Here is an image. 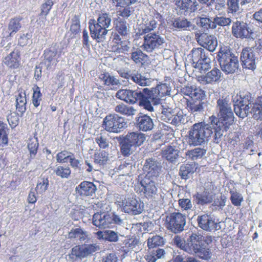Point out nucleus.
<instances>
[{"label": "nucleus", "instance_id": "1", "mask_svg": "<svg viewBox=\"0 0 262 262\" xmlns=\"http://www.w3.org/2000/svg\"><path fill=\"white\" fill-rule=\"evenodd\" d=\"M209 120L212 127L203 122L195 123L193 125L192 128L189 132V141L190 144L200 145L205 142L212 135V129L216 133L221 130L226 131L232 124L233 116H220L219 118L211 116Z\"/></svg>", "mask_w": 262, "mask_h": 262}, {"label": "nucleus", "instance_id": "2", "mask_svg": "<svg viewBox=\"0 0 262 262\" xmlns=\"http://www.w3.org/2000/svg\"><path fill=\"white\" fill-rule=\"evenodd\" d=\"M237 99L234 105L236 115H262V96L258 97L255 103L252 102L251 94L246 90H241L237 95Z\"/></svg>", "mask_w": 262, "mask_h": 262}, {"label": "nucleus", "instance_id": "3", "mask_svg": "<svg viewBox=\"0 0 262 262\" xmlns=\"http://www.w3.org/2000/svg\"><path fill=\"white\" fill-rule=\"evenodd\" d=\"M211 236L205 237L196 233H192L187 239L186 251L193 253L200 258L208 260L212 256V252L207 246L212 243Z\"/></svg>", "mask_w": 262, "mask_h": 262}, {"label": "nucleus", "instance_id": "4", "mask_svg": "<svg viewBox=\"0 0 262 262\" xmlns=\"http://www.w3.org/2000/svg\"><path fill=\"white\" fill-rule=\"evenodd\" d=\"M217 58L222 71L226 73H234L238 68L237 57L229 50L221 48L217 53Z\"/></svg>", "mask_w": 262, "mask_h": 262}, {"label": "nucleus", "instance_id": "5", "mask_svg": "<svg viewBox=\"0 0 262 262\" xmlns=\"http://www.w3.org/2000/svg\"><path fill=\"white\" fill-rule=\"evenodd\" d=\"M186 219V216L180 212H170L165 216L164 226L169 231L179 233L184 230Z\"/></svg>", "mask_w": 262, "mask_h": 262}, {"label": "nucleus", "instance_id": "6", "mask_svg": "<svg viewBox=\"0 0 262 262\" xmlns=\"http://www.w3.org/2000/svg\"><path fill=\"white\" fill-rule=\"evenodd\" d=\"M191 60L193 67L200 71H206L210 67V59L205 50L202 48H194L191 51Z\"/></svg>", "mask_w": 262, "mask_h": 262}, {"label": "nucleus", "instance_id": "7", "mask_svg": "<svg viewBox=\"0 0 262 262\" xmlns=\"http://www.w3.org/2000/svg\"><path fill=\"white\" fill-rule=\"evenodd\" d=\"M170 88L166 83L158 84L156 88L151 90L147 88L143 89V92L149 96L154 105H157L160 103L161 98L170 94Z\"/></svg>", "mask_w": 262, "mask_h": 262}, {"label": "nucleus", "instance_id": "8", "mask_svg": "<svg viewBox=\"0 0 262 262\" xmlns=\"http://www.w3.org/2000/svg\"><path fill=\"white\" fill-rule=\"evenodd\" d=\"M139 190L137 191L142 192L144 196L147 199L155 198L157 195L158 185L151 179L144 177L140 181Z\"/></svg>", "mask_w": 262, "mask_h": 262}, {"label": "nucleus", "instance_id": "9", "mask_svg": "<svg viewBox=\"0 0 262 262\" xmlns=\"http://www.w3.org/2000/svg\"><path fill=\"white\" fill-rule=\"evenodd\" d=\"M103 123L107 131L115 133L120 132L126 126L124 119L119 116H106Z\"/></svg>", "mask_w": 262, "mask_h": 262}, {"label": "nucleus", "instance_id": "10", "mask_svg": "<svg viewBox=\"0 0 262 262\" xmlns=\"http://www.w3.org/2000/svg\"><path fill=\"white\" fill-rule=\"evenodd\" d=\"M61 52V49L57 44L53 45L44 51L43 63L47 69L51 68L58 62V58L60 56Z\"/></svg>", "mask_w": 262, "mask_h": 262}, {"label": "nucleus", "instance_id": "11", "mask_svg": "<svg viewBox=\"0 0 262 262\" xmlns=\"http://www.w3.org/2000/svg\"><path fill=\"white\" fill-rule=\"evenodd\" d=\"M232 33L237 38L248 39L252 37L253 32L246 23L237 20L233 24Z\"/></svg>", "mask_w": 262, "mask_h": 262}, {"label": "nucleus", "instance_id": "12", "mask_svg": "<svg viewBox=\"0 0 262 262\" xmlns=\"http://www.w3.org/2000/svg\"><path fill=\"white\" fill-rule=\"evenodd\" d=\"M254 47H245L243 49L241 54V60L244 68L254 70L256 68V54Z\"/></svg>", "mask_w": 262, "mask_h": 262}, {"label": "nucleus", "instance_id": "13", "mask_svg": "<svg viewBox=\"0 0 262 262\" xmlns=\"http://www.w3.org/2000/svg\"><path fill=\"white\" fill-rule=\"evenodd\" d=\"M89 24L90 34L92 38L96 39L98 42L103 41L105 39L106 35L108 31V29L100 26L94 19H91Z\"/></svg>", "mask_w": 262, "mask_h": 262}, {"label": "nucleus", "instance_id": "14", "mask_svg": "<svg viewBox=\"0 0 262 262\" xmlns=\"http://www.w3.org/2000/svg\"><path fill=\"white\" fill-rule=\"evenodd\" d=\"M163 43V40L156 33H150L144 37L143 49L147 52H152Z\"/></svg>", "mask_w": 262, "mask_h": 262}, {"label": "nucleus", "instance_id": "15", "mask_svg": "<svg viewBox=\"0 0 262 262\" xmlns=\"http://www.w3.org/2000/svg\"><path fill=\"white\" fill-rule=\"evenodd\" d=\"M113 221L111 214L97 212L93 216V224L100 228H111Z\"/></svg>", "mask_w": 262, "mask_h": 262}, {"label": "nucleus", "instance_id": "16", "mask_svg": "<svg viewBox=\"0 0 262 262\" xmlns=\"http://www.w3.org/2000/svg\"><path fill=\"white\" fill-rule=\"evenodd\" d=\"M198 43L210 52L215 50L217 45L216 38L213 35H209L206 33H202L197 37Z\"/></svg>", "mask_w": 262, "mask_h": 262}, {"label": "nucleus", "instance_id": "17", "mask_svg": "<svg viewBox=\"0 0 262 262\" xmlns=\"http://www.w3.org/2000/svg\"><path fill=\"white\" fill-rule=\"evenodd\" d=\"M132 98H134L132 99V103L139 101V104L144 106V108L150 112L153 111V107L149 101L151 98H149V96L145 94L143 91L138 92L136 90H132Z\"/></svg>", "mask_w": 262, "mask_h": 262}, {"label": "nucleus", "instance_id": "18", "mask_svg": "<svg viewBox=\"0 0 262 262\" xmlns=\"http://www.w3.org/2000/svg\"><path fill=\"white\" fill-rule=\"evenodd\" d=\"M97 190L96 186L92 182L84 181L77 186L75 191L80 196H92Z\"/></svg>", "mask_w": 262, "mask_h": 262}, {"label": "nucleus", "instance_id": "19", "mask_svg": "<svg viewBox=\"0 0 262 262\" xmlns=\"http://www.w3.org/2000/svg\"><path fill=\"white\" fill-rule=\"evenodd\" d=\"M221 74L222 73L219 69L214 68L205 75L199 76L198 81L203 84L215 83L220 81Z\"/></svg>", "mask_w": 262, "mask_h": 262}, {"label": "nucleus", "instance_id": "20", "mask_svg": "<svg viewBox=\"0 0 262 262\" xmlns=\"http://www.w3.org/2000/svg\"><path fill=\"white\" fill-rule=\"evenodd\" d=\"M199 226L206 231H212L217 229V224L212 218L208 214L199 216L197 219Z\"/></svg>", "mask_w": 262, "mask_h": 262}, {"label": "nucleus", "instance_id": "21", "mask_svg": "<svg viewBox=\"0 0 262 262\" xmlns=\"http://www.w3.org/2000/svg\"><path fill=\"white\" fill-rule=\"evenodd\" d=\"M181 92L193 100H202L205 95L202 90L193 86H186L181 89Z\"/></svg>", "mask_w": 262, "mask_h": 262}, {"label": "nucleus", "instance_id": "22", "mask_svg": "<svg viewBox=\"0 0 262 262\" xmlns=\"http://www.w3.org/2000/svg\"><path fill=\"white\" fill-rule=\"evenodd\" d=\"M143 170L147 173L145 177L151 179L159 175L160 168L155 160L149 158L146 160Z\"/></svg>", "mask_w": 262, "mask_h": 262}, {"label": "nucleus", "instance_id": "23", "mask_svg": "<svg viewBox=\"0 0 262 262\" xmlns=\"http://www.w3.org/2000/svg\"><path fill=\"white\" fill-rule=\"evenodd\" d=\"M175 4L180 9L190 12L195 11L199 6L196 0H176Z\"/></svg>", "mask_w": 262, "mask_h": 262}, {"label": "nucleus", "instance_id": "24", "mask_svg": "<svg viewBox=\"0 0 262 262\" xmlns=\"http://www.w3.org/2000/svg\"><path fill=\"white\" fill-rule=\"evenodd\" d=\"M154 137L156 139H159L164 142H168L174 137V134L170 127L164 125L154 134Z\"/></svg>", "mask_w": 262, "mask_h": 262}, {"label": "nucleus", "instance_id": "25", "mask_svg": "<svg viewBox=\"0 0 262 262\" xmlns=\"http://www.w3.org/2000/svg\"><path fill=\"white\" fill-rule=\"evenodd\" d=\"M20 55L18 50L13 51L5 57L3 63L10 68H17L19 64Z\"/></svg>", "mask_w": 262, "mask_h": 262}, {"label": "nucleus", "instance_id": "26", "mask_svg": "<svg viewBox=\"0 0 262 262\" xmlns=\"http://www.w3.org/2000/svg\"><path fill=\"white\" fill-rule=\"evenodd\" d=\"M165 253V251L163 249L148 248L145 259L148 262H156L157 259L161 258Z\"/></svg>", "mask_w": 262, "mask_h": 262}, {"label": "nucleus", "instance_id": "27", "mask_svg": "<svg viewBox=\"0 0 262 262\" xmlns=\"http://www.w3.org/2000/svg\"><path fill=\"white\" fill-rule=\"evenodd\" d=\"M195 163H184L180 167L179 176L182 179L187 180L189 178V174L193 173L195 170Z\"/></svg>", "mask_w": 262, "mask_h": 262}, {"label": "nucleus", "instance_id": "28", "mask_svg": "<svg viewBox=\"0 0 262 262\" xmlns=\"http://www.w3.org/2000/svg\"><path fill=\"white\" fill-rule=\"evenodd\" d=\"M69 237L71 238H76L81 243H88L89 241L88 233L81 228L72 229L69 233Z\"/></svg>", "mask_w": 262, "mask_h": 262}, {"label": "nucleus", "instance_id": "29", "mask_svg": "<svg viewBox=\"0 0 262 262\" xmlns=\"http://www.w3.org/2000/svg\"><path fill=\"white\" fill-rule=\"evenodd\" d=\"M138 121L140 129L143 131L150 130L153 128L154 123L149 116H140Z\"/></svg>", "mask_w": 262, "mask_h": 262}, {"label": "nucleus", "instance_id": "30", "mask_svg": "<svg viewBox=\"0 0 262 262\" xmlns=\"http://www.w3.org/2000/svg\"><path fill=\"white\" fill-rule=\"evenodd\" d=\"M194 198L196 204L202 205L210 204L213 200L212 195L207 191H204L202 193H197L194 195Z\"/></svg>", "mask_w": 262, "mask_h": 262}, {"label": "nucleus", "instance_id": "31", "mask_svg": "<svg viewBox=\"0 0 262 262\" xmlns=\"http://www.w3.org/2000/svg\"><path fill=\"white\" fill-rule=\"evenodd\" d=\"M217 107L220 115H233L230 104L225 99H219L217 101Z\"/></svg>", "mask_w": 262, "mask_h": 262}, {"label": "nucleus", "instance_id": "32", "mask_svg": "<svg viewBox=\"0 0 262 262\" xmlns=\"http://www.w3.org/2000/svg\"><path fill=\"white\" fill-rule=\"evenodd\" d=\"M178 154L179 151L171 146H167L162 151V156L170 162L175 161L178 157Z\"/></svg>", "mask_w": 262, "mask_h": 262}, {"label": "nucleus", "instance_id": "33", "mask_svg": "<svg viewBox=\"0 0 262 262\" xmlns=\"http://www.w3.org/2000/svg\"><path fill=\"white\" fill-rule=\"evenodd\" d=\"M164 239L163 237L155 235L151 237H149L147 241V245L148 248H159V247L163 246L164 245Z\"/></svg>", "mask_w": 262, "mask_h": 262}, {"label": "nucleus", "instance_id": "34", "mask_svg": "<svg viewBox=\"0 0 262 262\" xmlns=\"http://www.w3.org/2000/svg\"><path fill=\"white\" fill-rule=\"evenodd\" d=\"M131 133H128L126 136L120 142L121 145V151L124 156L130 155L131 149V140L129 138Z\"/></svg>", "mask_w": 262, "mask_h": 262}, {"label": "nucleus", "instance_id": "35", "mask_svg": "<svg viewBox=\"0 0 262 262\" xmlns=\"http://www.w3.org/2000/svg\"><path fill=\"white\" fill-rule=\"evenodd\" d=\"M9 128L7 125L0 121V146H4L8 144Z\"/></svg>", "mask_w": 262, "mask_h": 262}, {"label": "nucleus", "instance_id": "36", "mask_svg": "<svg viewBox=\"0 0 262 262\" xmlns=\"http://www.w3.org/2000/svg\"><path fill=\"white\" fill-rule=\"evenodd\" d=\"M132 60H133L136 63L144 65L148 63L149 57L146 54L143 53L141 51H137L136 52H132Z\"/></svg>", "mask_w": 262, "mask_h": 262}, {"label": "nucleus", "instance_id": "37", "mask_svg": "<svg viewBox=\"0 0 262 262\" xmlns=\"http://www.w3.org/2000/svg\"><path fill=\"white\" fill-rule=\"evenodd\" d=\"M115 204L121 208V210L125 213L131 212V200H126L123 197L118 198Z\"/></svg>", "mask_w": 262, "mask_h": 262}, {"label": "nucleus", "instance_id": "38", "mask_svg": "<svg viewBox=\"0 0 262 262\" xmlns=\"http://www.w3.org/2000/svg\"><path fill=\"white\" fill-rule=\"evenodd\" d=\"M16 110L20 113H24L26 111V94L25 92H20L16 98Z\"/></svg>", "mask_w": 262, "mask_h": 262}, {"label": "nucleus", "instance_id": "39", "mask_svg": "<svg viewBox=\"0 0 262 262\" xmlns=\"http://www.w3.org/2000/svg\"><path fill=\"white\" fill-rule=\"evenodd\" d=\"M206 152V150L200 147L195 148L193 149L188 150L186 155L189 158L194 160L201 158Z\"/></svg>", "mask_w": 262, "mask_h": 262}, {"label": "nucleus", "instance_id": "40", "mask_svg": "<svg viewBox=\"0 0 262 262\" xmlns=\"http://www.w3.org/2000/svg\"><path fill=\"white\" fill-rule=\"evenodd\" d=\"M111 23V18L107 13H102L99 15L96 23L104 29H107Z\"/></svg>", "mask_w": 262, "mask_h": 262}, {"label": "nucleus", "instance_id": "41", "mask_svg": "<svg viewBox=\"0 0 262 262\" xmlns=\"http://www.w3.org/2000/svg\"><path fill=\"white\" fill-rule=\"evenodd\" d=\"M38 142L37 138H32L29 140L28 144V148L30 152V157L33 159L37 154L38 148Z\"/></svg>", "mask_w": 262, "mask_h": 262}, {"label": "nucleus", "instance_id": "42", "mask_svg": "<svg viewBox=\"0 0 262 262\" xmlns=\"http://www.w3.org/2000/svg\"><path fill=\"white\" fill-rule=\"evenodd\" d=\"M54 172L57 176L63 179H67L70 176L71 171L68 166H58L54 169Z\"/></svg>", "mask_w": 262, "mask_h": 262}, {"label": "nucleus", "instance_id": "43", "mask_svg": "<svg viewBox=\"0 0 262 262\" xmlns=\"http://www.w3.org/2000/svg\"><path fill=\"white\" fill-rule=\"evenodd\" d=\"M157 26V21L155 19H152L150 20L148 23L144 25L141 29H139V32L137 33L139 35L148 33L156 29Z\"/></svg>", "mask_w": 262, "mask_h": 262}, {"label": "nucleus", "instance_id": "44", "mask_svg": "<svg viewBox=\"0 0 262 262\" xmlns=\"http://www.w3.org/2000/svg\"><path fill=\"white\" fill-rule=\"evenodd\" d=\"M198 24L200 25V26L204 31L209 29H214L216 28L214 20L212 21L210 18L207 17L200 18Z\"/></svg>", "mask_w": 262, "mask_h": 262}, {"label": "nucleus", "instance_id": "45", "mask_svg": "<svg viewBox=\"0 0 262 262\" xmlns=\"http://www.w3.org/2000/svg\"><path fill=\"white\" fill-rule=\"evenodd\" d=\"M108 160V154L105 151H103L94 155V162L100 166L105 164Z\"/></svg>", "mask_w": 262, "mask_h": 262}, {"label": "nucleus", "instance_id": "46", "mask_svg": "<svg viewBox=\"0 0 262 262\" xmlns=\"http://www.w3.org/2000/svg\"><path fill=\"white\" fill-rule=\"evenodd\" d=\"M230 193L231 194L230 199L232 204L235 206H240L244 201L242 195L239 192L234 191H230Z\"/></svg>", "mask_w": 262, "mask_h": 262}, {"label": "nucleus", "instance_id": "47", "mask_svg": "<svg viewBox=\"0 0 262 262\" xmlns=\"http://www.w3.org/2000/svg\"><path fill=\"white\" fill-rule=\"evenodd\" d=\"M145 135L142 133L132 132V146H139L145 140Z\"/></svg>", "mask_w": 262, "mask_h": 262}, {"label": "nucleus", "instance_id": "48", "mask_svg": "<svg viewBox=\"0 0 262 262\" xmlns=\"http://www.w3.org/2000/svg\"><path fill=\"white\" fill-rule=\"evenodd\" d=\"M144 209V204L140 200L132 199V214H139Z\"/></svg>", "mask_w": 262, "mask_h": 262}, {"label": "nucleus", "instance_id": "49", "mask_svg": "<svg viewBox=\"0 0 262 262\" xmlns=\"http://www.w3.org/2000/svg\"><path fill=\"white\" fill-rule=\"evenodd\" d=\"M116 97L124 101L131 102V91L128 90H120L116 94Z\"/></svg>", "mask_w": 262, "mask_h": 262}, {"label": "nucleus", "instance_id": "50", "mask_svg": "<svg viewBox=\"0 0 262 262\" xmlns=\"http://www.w3.org/2000/svg\"><path fill=\"white\" fill-rule=\"evenodd\" d=\"M132 80L141 86H146L149 84L150 81L140 74H137L132 76Z\"/></svg>", "mask_w": 262, "mask_h": 262}, {"label": "nucleus", "instance_id": "51", "mask_svg": "<svg viewBox=\"0 0 262 262\" xmlns=\"http://www.w3.org/2000/svg\"><path fill=\"white\" fill-rule=\"evenodd\" d=\"M73 153L64 150L58 152L56 155V161L58 163H66L70 159Z\"/></svg>", "mask_w": 262, "mask_h": 262}, {"label": "nucleus", "instance_id": "52", "mask_svg": "<svg viewBox=\"0 0 262 262\" xmlns=\"http://www.w3.org/2000/svg\"><path fill=\"white\" fill-rule=\"evenodd\" d=\"M48 185V179L47 178H41L38 181L35 189L39 193H42L47 189Z\"/></svg>", "mask_w": 262, "mask_h": 262}, {"label": "nucleus", "instance_id": "53", "mask_svg": "<svg viewBox=\"0 0 262 262\" xmlns=\"http://www.w3.org/2000/svg\"><path fill=\"white\" fill-rule=\"evenodd\" d=\"M21 25L19 23V20L17 18H13L11 19L8 26V29L10 31V35H11L13 33H16L19 30Z\"/></svg>", "mask_w": 262, "mask_h": 262}, {"label": "nucleus", "instance_id": "54", "mask_svg": "<svg viewBox=\"0 0 262 262\" xmlns=\"http://www.w3.org/2000/svg\"><path fill=\"white\" fill-rule=\"evenodd\" d=\"M178 204L182 211L191 210L192 207V204L189 199H180L178 200Z\"/></svg>", "mask_w": 262, "mask_h": 262}, {"label": "nucleus", "instance_id": "55", "mask_svg": "<svg viewBox=\"0 0 262 262\" xmlns=\"http://www.w3.org/2000/svg\"><path fill=\"white\" fill-rule=\"evenodd\" d=\"M82 247L86 257L100 249L99 246L97 244L85 245Z\"/></svg>", "mask_w": 262, "mask_h": 262}, {"label": "nucleus", "instance_id": "56", "mask_svg": "<svg viewBox=\"0 0 262 262\" xmlns=\"http://www.w3.org/2000/svg\"><path fill=\"white\" fill-rule=\"evenodd\" d=\"M239 0H227L228 12H236L239 9Z\"/></svg>", "mask_w": 262, "mask_h": 262}, {"label": "nucleus", "instance_id": "57", "mask_svg": "<svg viewBox=\"0 0 262 262\" xmlns=\"http://www.w3.org/2000/svg\"><path fill=\"white\" fill-rule=\"evenodd\" d=\"M72 254L80 259L86 257L82 246H76L73 247L72 249Z\"/></svg>", "mask_w": 262, "mask_h": 262}, {"label": "nucleus", "instance_id": "58", "mask_svg": "<svg viewBox=\"0 0 262 262\" xmlns=\"http://www.w3.org/2000/svg\"><path fill=\"white\" fill-rule=\"evenodd\" d=\"M214 23L216 26V25L220 26H226L230 24L231 23V19L229 17L216 16L214 18Z\"/></svg>", "mask_w": 262, "mask_h": 262}, {"label": "nucleus", "instance_id": "59", "mask_svg": "<svg viewBox=\"0 0 262 262\" xmlns=\"http://www.w3.org/2000/svg\"><path fill=\"white\" fill-rule=\"evenodd\" d=\"M41 94L39 90V88L36 86L35 89H34L33 97H32V103L35 107H37L41 100Z\"/></svg>", "mask_w": 262, "mask_h": 262}, {"label": "nucleus", "instance_id": "60", "mask_svg": "<svg viewBox=\"0 0 262 262\" xmlns=\"http://www.w3.org/2000/svg\"><path fill=\"white\" fill-rule=\"evenodd\" d=\"M128 24L124 21H119L116 24V29L118 32L122 35H126L128 31Z\"/></svg>", "mask_w": 262, "mask_h": 262}, {"label": "nucleus", "instance_id": "61", "mask_svg": "<svg viewBox=\"0 0 262 262\" xmlns=\"http://www.w3.org/2000/svg\"><path fill=\"white\" fill-rule=\"evenodd\" d=\"M53 5L52 0H48L43 3L41 7V13L42 16L47 15Z\"/></svg>", "mask_w": 262, "mask_h": 262}, {"label": "nucleus", "instance_id": "62", "mask_svg": "<svg viewBox=\"0 0 262 262\" xmlns=\"http://www.w3.org/2000/svg\"><path fill=\"white\" fill-rule=\"evenodd\" d=\"M105 241L111 242H116L118 241L119 237L116 232L112 230H105Z\"/></svg>", "mask_w": 262, "mask_h": 262}, {"label": "nucleus", "instance_id": "63", "mask_svg": "<svg viewBox=\"0 0 262 262\" xmlns=\"http://www.w3.org/2000/svg\"><path fill=\"white\" fill-rule=\"evenodd\" d=\"M174 26L179 28L186 29L190 26V23L187 19L178 18L174 21Z\"/></svg>", "mask_w": 262, "mask_h": 262}, {"label": "nucleus", "instance_id": "64", "mask_svg": "<svg viewBox=\"0 0 262 262\" xmlns=\"http://www.w3.org/2000/svg\"><path fill=\"white\" fill-rule=\"evenodd\" d=\"M173 243L178 247L184 249L185 251L188 248L187 243L185 244L184 240L179 235H177L174 237Z\"/></svg>", "mask_w": 262, "mask_h": 262}]
</instances>
